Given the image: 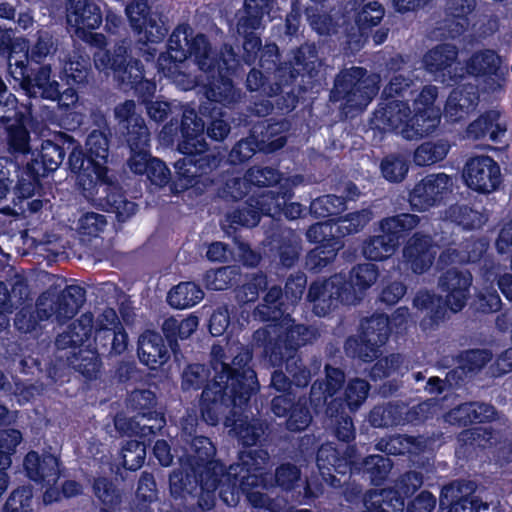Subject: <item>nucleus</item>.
<instances>
[{
	"instance_id": "1",
	"label": "nucleus",
	"mask_w": 512,
	"mask_h": 512,
	"mask_svg": "<svg viewBox=\"0 0 512 512\" xmlns=\"http://www.w3.org/2000/svg\"><path fill=\"white\" fill-rule=\"evenodd\" d=\"M253 351L241 346L231 357L220 344H213L210 366L188 364L181 375L184 392L202 389L199 410L202 420L216 426L221 415L229 408L247 406L260 388L257 373L252 365Z\"/></svg>"
},
{
	"instance_id": "2",
	"label": "nucleus",
	"mask_w": 512,
	"mask_h": 512,
	"mask_svg": "<svg viewBox=\"0 0 512 512\" xmlns=\"http://www.w3.org/2000/svg\"><path fill=\"white\" fill-rule=\"evenodd\" d=\"M185 461L169 476L174 499L195 500L201 510L215 506V493L228 481V468L214 459L216 447L207 436L197 435L196 427L183 426L180 434Z\"/></svg>"
},
{
	"instance_id": "3",
	"label": "nucleus",
	"mask_w": 512,
	"mask_h": 512,
	"mask_svg": "<svg viewBox=\"0 0 512 512\" xmlns=\"http://www.w3.org/2000/svg\"><path fill=\"white\" fill-rule=\"evenodd\" d=\"M111 132L92 130L86 139L85 150L75 140L69 153L68 166L76 174V185L88 200H98L102 208L115 214L118 223H125L138 210V205L127 199L116 180L108 176V157Z\"/></svg>"
},
{
	"instance_id": "4",
	"label": "nucleus",
	"mask_w": 512,
	"mask_h": 512,
	"mask_svg": "<svg viewBox=\"0 0 512 512\" xmlns=\"http://www.w3.org/2000/svg\"><path fill=\"white\" fill-rule=\"evenodd\" d=\"M272 336L267 328H259L253 333L257 347H262V358L272 367L281 368L285 364L286 373L281 369L271 375L270 386L280 395L295 394L292 386L307 387L312 379V371L299 355V350L316 341L319 330L315 326L296 323L287 318L275 326Z\"/></svg>"
},
{
	"instance_id": "5",
	"label": "nucleus",
	"mask_w": 512,
	"mask_h": 512,
	"mask_svg": "<svg viewBox=\"0 0 512 512\" xmlns=\"http://www.w3.org/2000/svg\"><path fill=\"white\" fill-rule=\"evenodd\" d=\"M182 120L162 127L160 142L176 146L184 157L174 163L175 179L171 183L173 193L185 192L211 180L209 174L222 162L218 153L210 149L204 138L205 123L196 110H186Z\"/></svg>"
},
{
	"instance_id": "6",
	"label": "nucleus",
	"mask_w": 512,
	"mask_h": 512,
	"mask_svg": "<svg viewBox=\"0 0 512 512\" xmlns=\"http://www.w3.org/2000/svg\"><path fill=\"white\" fill-rule=\"evenodd\" d=\"M316 465L322 480L332 488L341 486L342 477L359 475L373 486H381L387 480L393 462L386 456L375 454L357 461L354 448H346L343 452L331 444L321 445L316 453Z\"/></svg>"
},
{
	"instance_id": "7",
	"label": "nucleus",
	"mask_w": 512,
	"mask_h": 512,
	"mask_svg": "<svg viewBox=\"0 0 512 512\" xmlns=\"http://www.w3.org/2000/svg\"><path fill=\"white\" fill-rule=\"evenodd\" d=\"M379 268L374 263H360L349 272L334 274L323 282H313L308 288L307 300L313 304V312L319 317L328 315L340 305L357 304L359 293L365 292L377 280Z\"/></svg>"
},
{
	"instance_id": "8",
	"label": "nucleus",
	"mask_w": 512,
	"mask_h": 512,
	"mask_svg": "<svg viewBox=\"0 0 512 512\" xmlns=\"http://www.w3.org/2000/svg\"><path fill=\"white\" fill-rule=\"evenodd\" d=\"M472 274L468 270L451 268L439 278V288L445 293V298L433 291L420 290L413 299V305L425 312L420 326L423 330L434 329L444 322L448 310L460 312L467 304L472 285Z\"/></svg>"
},
{
	"instance_id": "9",
	"label": "nucleus",
	"mask_w": 512,
	"mask_h": 512,
	"mask_svg": "<svg viewBox=\"0 0 512 512\" xmlns=\"http://www.w3.org/2000/svg\"><path fill=\"white\" fill-rule=\"evenodd\" d=\"M256 62L260 68L268 74L295 80L298 92L313 91L320 85V71L323 65L318 55L315 43H304L295 51L293 60L281 61V54L276 43L270 42L263 45L256 52Z\"/></svg>"
},
{
	"instance_id": "10",
	"label": "nucleus",
	"mask_w": 512,
	"mask_h": 512,
	"mask_svg": "<svg viewBox=\"0 0 512 512\" xmlns=\"http://www.w3.org/2000/svg\"><path fill=\"white\" fill-rule=\"evenodd\" d=\"M75 139L63 132L56 133L53 139L43 140L41 148L33 151L29 160L22 166L14 186V194L20 200L28 199L43 189L42 178L56 171L62 164L66 152H73Z\"/></svg>"
},
{
	"instance_id": "11",
	"label": "nucleus",
	"mask_w": 512,
	"mask_h": 512,
	"mask_svg": "<svg viewBox=\"0 0 512 512\" xmlns=\"http://www.w3.org/2000/svg\"><path fill=\"white\" fill-rule=\"evenodd\" d=\"M185 46L186 59L194 57L199 69L206 74L205 96L226 102L235 100L237 92L233 76L236 67L213 52L205 34L191 35Z\"/></svg>"
},
{
	"instance_id": "12",
	"label": "nucleus",
	"mask_w": 512,
	"mask_h": 512,
	"mask_svg": "<svg viewBox=\"0 0 512 512\" xmlns=\"http://www.w3.org/2000/svg\"><path fill=\"white\" fill-rule=\"evenodd\" d=\"M268 460L269 453L263 448L239 451L237 462L228 467V481L218 490L223 503L235 507L241 495L247 500L249 491L268 489V472L264 467Z\"/></svg>"
},
{
	"instance_id": "13",
	"label": "nucleus",
	"mask_w": 512,
	"mask_h": 512,
	"mask_svg": "<svg viewBox=\"0 0 512 512\" xmlns=\"http://www.w3.org/2000/svg\"><path fill=\"white\" fill-rule=\"evenodd\" d=\"M47 298L41 295L37 301L36 309L23 306L16 313L14 318L15 329L23 334L37 330L40 321L51 317L64 323L71 320L86 301V290L80 285H67L54 300L46 306Z\"/></svg>"
},
{
	"instance_id": "14",
	"label": "nucleus",
	"mask_w": 512,
	"mask_h": 512,
	"mask_svg": "<svg viewBox=\"0 0 512 512\" xmlns=\"http://www.w3.org/2000/svg\"><path fill=\"white\" fill-rule=\"evenodd\" d=\"M133 73L130 79H125L119 86L125 92L132 91L137 101L145 105L149 118L157 124L164 123L166 127L170 123H179L186 110H196L189 104L176 106L171 102L155 100L156 83L145 77L143 64L140 67H132Z\"/></svg>"
},
{
	"instance_id": "15",
	"label": "nucleus",
	"mask_w": 512,
	"mask_h": 512,
	"mask_svg": "<svg viewBox=\"0 0 512 512\" xmlns=\"http://www.w3.org/2000/svg\"><path fill=\"white\" fill-rule=\"evenodd\" d=\"M376 87L369 80L364 67L353 66L342 69L334 79L329 94L332 103H339L346 113L361 111L371 102Z\"/></svg>"
},
{
	"instance_id": "16",
	"label": "nucleus",
	"mask_w": 512,
	"mask_h": 512,
	"mask_svg": "<svg viewBox=\"0 0 512 512\" xmlns=\"http://www.w3.org/2000/svg\"><path fill=\"white\" fill-rule=\"evenodd\" d=\"M393 331L392 320L384 313H375L360 322V334L350 336L344 344L347 356L371 363L380 355Z\"/></svg>"
},
{
	"instance_id": "17",
	"label": "nucleus",
	"mask_w": 512,
	"mask_h": 512,
	"mask_svg": "<svg viewBox=\"0 0 512 512\" xmlns=\"http://www.w3.org/2000/svg\"><path fill=\"white\" fill-rule=\"evenodd\" d=\"M349 4L351 7L347 11V17L354 22L356 28V32L347 34L346 43L349 47L360 50L367 43L370 36H372L376 45L383 44L388 37L389 29L380 27L374 34H372V31L373 28L380 26L385 16L384 6L375 0H354Z\"/></svg>"
},
{
	"instance_id": "18",
	"label": "nucleus",
	"mask_w": 512,
	"mask_h": 512,
	"mask_svg": "<svg viewBox=\"0 0 512 512\" xmlns=\"http://www.w3.org/2000/svg\"><path fill=\"white\" fill-rule=\"evenodd\" d=\"M129 24L138 37L146 61H154L157 50L149 44L161 43L168 34V27L163 16L153 12L148 0H133L126 6Z\"/></svg>"
},
{
	"instance_id": "19",
	"label": "nucleus",
	"mask_w": 512,
	"mask_h": 512,
	"mask_svg": "<svg viewBox=\"0 0 512 512\" xmlns=\"http://www.w3.org/2000/svg\"><path fill=\"white\" fill-rule=\"evenodd\" d=\"M272 0H244L243 10L237 16L236 32L242 38L243 63H256V52L261 47V33L265 29L264 17L269 15Z\"/></svg>"
},
{
	"instance_id": "20",
	"label": "nucleus",
	"mask_w": 512,
	"mask_h": 512,
	"mask_svg": "<svg viewBox=\"0 0 512 512\" xmlns=\"http://www.w3.org/2000/svg\"><path fill=\"white\" fill-rule=\"evenodd\" d=\"M89 43L95 47L93 61L99 71L112 73L118 85L125 79H130L133 73L132 67H140L141 60L133 58L131 49L124 40L115 42L112 47H108L106 37L101 33H92Z\"/></svg>"
},
{
	"instance_id": "21",
	"label": "nucleus",
	"mask_w": 512,
	"mask_h": 512,
	"mask_svg": "<svg viewBox=\"0 0 512 512\" xmlns=\"http://www.w3.org/2000/svg\"><path fill=\"white\" fill-rule=\"evenodd\" d=\"M301 251V239L293 229L276 223L266 230L263 254L277 271L293 268L299 261Z\"/></svg>"
},
{
	"instance_id": "22",
	"label": "nucleus",
	"mask_w": 512,
	"mask_h": 512,
	"mask_svg": "<svg viewBox=\"0 0 512 512\" xmlns=\"http://www.w3.org/2000/svg\"><path fill=\"white\" fill-rule=\"evenodd\" d=\"M342 495L349 504L357 505L363 503L364 509L361 512H403L404 497L398 490L385 488L379 491L368 490L363 493L362 487L357 484L348 483V476H340Z\"/></svg>"
},
{
	"instance_id": "23",
	"label": "nucleus",
	"mask_w": 512,
	"mask_h": 512,
	"mask_svg": "<svg viewBox=\"0 0 512 512\" xmlns=\"http://www.w3.org/2000/svg\"><path fill=\"white\" fill-rule=\"evenodd\" d=\"M462 179L471 191L488 195L500 189L504 177L500 164L492 156L482 154L466 160Z\"/></svg>"
},
{
	"instance_id": "24",
	"label": "nucleus",
	"mask_w": 512,
	"mask_h": 512,
	"mask_svg": "<svg viewBox=\"0 0 512 512\" xmlns=\"http://www.w3.org/2000/svg\"><path fill=\"white\" fill-rule=\"evenodd\" d=\"M422 63L425 71L444 85L459 84L464 78V66L458 61V49L453 44L441 43L429 49Z\"/></svg>"
},
{
	"instance_id": "25",
	"label": "nucleus",
	"mask_w": 512,
	"mask_h": 512,
	"mask_svg": "<svg viewBox=\"0 0 512 512\" xmlns=\"http://www.w3.org/2000/svg\"><path fill=\"white\" fill-rule=\"evenodd\" d=\"M128 334L116 311L106 308L98 316L92 341V348L102 356L123 354L128 347Z\"/></svg>"
},
{
	"instance_id": "26",
	"label": "nucleus",
	"mask_w": 512,
	"mask_h": 512,
	"mask_svg": "<svg viewBox=\"0 0 512 512\" xmlns=\"http://www.w3.org/2000/svg\"><path fill=\"white\" fill-rule=\"evenodd\" d=\"M453 191L452 178L444 172L432 173L416 182L409 191L408 201L413 211L425 212L445 203Z\"/></svg>"
},
{
	"instance_id": "27",
	"label": "nucleus",
	"mask_w": 512,
	"mask_h": 512,
	"mask_svg": "<svg viewBox=\"0 0 512 512\" xmlns=\"http://www.w3.org/2000/svg\"><path fill=\"white\" fill-rule=\"evenodd\" d=\"M127 166L136 175L146 176L154 185L166 186L171 181V171L164 161L151 154L150 138L130 147Z\"/></svg>"
},
{
	"instance_id": "28",
	"label": "nucleus",
	"mask_w": 512,
	"mask_h": 512,
	"mask_svg": "<svg viewBox=\"0 0 512 512\" xmlns=\"http://www.w3.org/2000/svg\"><path fill=\"white\" fill-rule=\"evenodd\" d=\"M51 72L50 65L39 66L33 78L34 83L30 84V81H25V95L28 98L58 101L61 109L74 107L79 98L76 85H68L65 90L61 91L59 83L55 80L51 81Z\"/></svg>"
},
{
	"instance_id": "29",
	"label": "nucleus",
	"mask_w": 512,
	"mask_h": 512,
	"mask_svg": "<svg viewBox=\"0 0 512 512\" xmlns=\"http://www.w3.org/2000/svg\"><path fill=\"white\" fill-rule=\"evenodd\" d=\"M477 485L471 480H456L445 485L439 496V509L447 512H479L489 505L475 495Z\"/></svg>"
},
{
	"instance_id": "30",
	"label": "nucleus",
	"mask_w": 512,
	"mask_h": 512,
	"mask_svg": "<svg viewBox=\"0 0 512 512\" xmlns=\"http://www.w3.org/2000/svg\"><path fill=\"white\" fill-rule=\"evenodd\" d=\"M297 82L288 80L287 77L280 78L273 74H268L264 70L253 67L246 77V88L250 92H256L261 97H274L277 95H287L289 101L286 107L294 109L298 103L299 94L297 91Z\"/></svg>"
},
{
	"instance_id": "31",
	"label": "nucleus",
	"mask_w": 512,
	"mask_h": 512,
	"mask_svg": "<svg viewBox=\"0 0 512 512\" xmlns=\"http://www.w3.org/2000/svg\"><path fill=\"white\" fill-rule=\"evenodd\" d=\"M309 398L296 394L276 395L271 400V412L278 418H284V427L290 433L305 431L312 422L308 405Z\"/></svg>"
},
{
	"instance_id": "32",
	"label": "nucleus",
	"mask_w": 512,
	"mask_h": 512,
	"mask_svg": "<svg viewBox=\"0 0 512 512\" xmlns=\"http://www.w3.org/2000/svg\"><path fill=\"white\" fill-rule=\"evenodd\" d=\"M436 257L435 243L431 235L418 231L405 242L402 249V262L407 270L416 275L427 272Z\"/></svg>"
},
{
	"instance_id": "33",
	"label": "nucleus",
	"mask_w": 512,
	"mask_h": 512,
	"mask_svg": "<svg viewBox=\"0 0 512 512\" xmlns=\"http://www.w3.org/2000/svg\"><path fill=\"white\" fill-rule=\"evenodd\" d=\"M237 97L231 102L220 101L217 98L206 97V101L199 105V110L196 111L198 116L203 119L205 123L204 133L212 141L222 142L231 132V125L226 112L223 111L222 106L237 103L241 99V90L236 87Z\"/></svg>"
},
{
	"instance_id": "34",
	"label": "nucleus",
	"mask_w": 512,
	"mask_h": 512,
	"mask_svg": "<svg viewBox=\"0 0 512 512\" xmlns=\"http://www.w3.org/2000/svg\"><path fill=\"white\" fill-rule=\"evenodd\" d=\"M267 190L254 191L243 204L226 213V221L229 227L237 230L239 228H253L258 225L262 216H268Z\"/></svg>"
},
{
	"instance_id": "35",
	"label": "nucleus",
	"mask_w": 512,
	"mask_h": 512,
	"mask_svg": "<svg viewBox=\"0 0 512 512\" xmlns=\"http://www.w3.org/2000/svg\"><path fill=\"white\" fill-rule=\"evenodd\" d=\"M507 132V126L501 120V112L488 109L470 122L465 129V137L472 141L489 140L492 143H502Z\"/></svg>"
},
{
	"instance_id": "36",
	"label": "nucleus",
	"mask_w": 512,
	"mask_h": 512,
	"mask_svg": "<svg viewBox=\"0 0 512 512\" xmlns=\"http://www.w3.org/2000/svg\"><path fill=\"white\" fill-rule=\"evenodd\" d=\"M27 477L42 487L54 486L60 476L59 460L52 454L39 455L36 451H29L23 462Z\"/></svg>"
},
{
	"instance_id": "37",
	"label": "nucleus",
	"mask_w": 512,
	"mask_h": 512,
	"mask_svg": "<svg viewBox=\"0 0 512 512\" xmlns=\"http://www.w3.org/2000/svg\"><path fill=\"white\" fill-rule=\"evenodd\" d=\"M373 115L379 128L400 133L403 136V130L407 128V121L411 115L409 101L403 99H381Z\"/></svg>"
},
{
	"instance_id": "38",
	"label": "nucleus",
	"mask_w": 512,
	"mask_h": 512,
	"mask_svg": "<svg viewBox=\"0 0 512 512\" xmlns=\"http://www.w3.org/2000/svg\"><path fill=\"white\" fill-rule=\"evenodd\" d=\"M94 317L88 312L71 322L66 331L57 335L55 345L58 350L92 347L94 336Z\"/></svg>"
},
{
	"instance_id": "39",
	"label": "nucleus",
	"mask_w": 512,
	"mask_h": 512,
	"mask_svg": "<svg viewBox=\"0 0 512 512\" xmlns=\"http://www.w3.org/2000/svg\"><path fill=\"white\" fill-rule=\"evenodd\" d=\"M170 352L160 333L146 330L139 336L137 344L138 358L149 369L156 370L167 363L170 359Z\"/></svg>"
},
{
	"instance_id": "40",
	"label": "nucleus",
	"mask_w": 512,
	"mask_h": 512,
	"mask_svg": "<svg viewBox=\"0 0 512 512\" xmlns=\"http://www.w3.org/2000/svg\"><path fill=\"white\" fill-rule=\"evenodd\" d=\"M457 440L456 456L466 461L474 460L479 452L494 444L495 430L491 426L466 429L459 433Z\"/></svg>"
},
{
	"instance_id": "41",
	"label": "nucleus",
	"mask_w": 512,
	"mask_h": 512,
	"mask_svg": "<svg viewBox=\"0 0 512 512\" xmlns=\"http://www.w3.org/2000/svg\"><path fill=\"white\" fill-rule=\"evenodd\" d=\"M67 23L79 30H95L103 22L101 7L93 0H66Z\"/></svg>"
},
{
	"instance_id": "42",
	"label": "nucleus",
	"mask_w": 512,
	"mask_h": 512,
	"mask_svg": "<svg viewBox=\"0 0 512 512\" xmlns=\"http://www.w3.org/2000/svg\"><path fill=\"white\" fill-rule=\"evenodd\" d=\"M115 116L119 124L125 128L123 132L127 148L136 147L140 141L150 138L149 129L144 119L135 112L132 100H126L115 108Z\"/></svg>"
},
{
	"instance_id": "43",
	"label": "nucleus",
	"mask_w": 512,
	"mask_h": 512,
	"mask_svg": "<svg viewBox=\"0 0 512 512\" xmlns=\"http://www.w3.org/2000/svg\"><path fill=\"white\" fill-rule=\"evenodd\" d=\"M325 379L315 381L310 389L309 402L318 413L319 406L327 407L334 395L340 391L345 383V373L342 369L325 365Z\"/></svg>"
},
{
	"instance_id": "44",
	"label": "nucleus",
	"mask_w": 512,
	"mask_h": 512,
	"mask_svg": "<svg viewBox=\"0 0 512 512\" xmlns=\"http://www.w3.org/2000/svg\"><path fill=\"white\" fill-rule=\"evenodd\" d=\"M11 55L2 56L7 60L10 73L15 79H19L20 88L26 93L25 81L33 84V78L37 70L30 67L29 40L23 37H17L11 45Z\"/></svg>"
},
{
	"instance_id": "45",
	"label": "nucleus",
	"mask_w": 512,
	"mask_h": 512,
	"mask_svg": "<svg viewBox=\"0 0 512 512\" xmlns=\"http://www.w3.org/2000/svg\"><path fill=\"white\" fill-rule=\"evenodd\" d=\"M294 192L287 185H280L275 189L267 190L268 199V216L273 220H277L284 216L288 220H296L303 213V206L298 202H291Z\"/></svg>"
},
{
	"instance_id": "46",
	"label": "nucleus",
	"mask_w": 512,
	"mask_h": 512,
	"mask_svg": "<svg viewBox=\"0 0 512 512\" xmlns=\"http://www.w3.org/2000/svg\"><path fill=\"white\" fill-rule=\"evenodd\" d=\"M496 409L491 404L466 402L451 409L447 415L451 424L467 427L472 424L490 422L495 418Z\"/></svg>"
},
{
	"instance_id": "47",
	"label": "nucleus",
	"mask_w": 512,
	"mask_h": 512,
	"mask_svg": "<svg viewBox=\"0 0 512 512\" xmlns=\"http://www.w3.org/2000/svg\"><path fill=\"white\" fill-rule=\"evenodd\" d=\"M284 126V121L273 118L257 122L252 126L250 132L257 137L261 152L274 153L286 145L287 137L284 135Z\"/></svg>"
},
{
	"instance_id": "48",
	"label": "nucleus",
	"mask_w": 512,
	"mask_h": 512,
	"mask_svg": "<svg viewBox=\"0 0 512 512\" xmlns=\"http://www.w3.org/2000/svg\"><path fill=\"white\" fill-rule=\"evenodd\" d=\"M479 103V94L472 85L453 89L445 103V112L454 122L465 119Z\"/></svg>"
},
{
	"instance_id": "49",
	"label": "nucleus",
	"mask_w": 512,
	"mask_h": 512,
	"mask_svg": "<svg viewBox=\"0 0 512 512\" xmlns=\"http://www.w3.org/2000/svg\"><path fill=\"white\" fill-rule=\"evenodd\" d=\"M476 8V0H447L445 27L453 39L462 36L470 24L469 15Z\"/></svg>"
},
{
	"instance_id": "50",
	"label": "nucleus",
	"mask_w": 512,
	"mask_h": 512,
	"mask_svg": "<svg viewBox=\"0 0 512 512\" xmlns=\"http://www.w3.org/2000/svg\"><path fill=\"white\" fill-rule=\"evenodd\" d=\"M284 290L279 286L270 287L264 298L263 303L258 305L255 309L256 314L264 322H277L272 329H268L271 335H274L275 326L282 323L287 318L294 320L289 314H286L287 307L284 303Z\"/></svg>"
},
{
	"instance_id": "51",
	"label": "nucleus",
	"mask_w": 512,
	"mask_h": 512,
	"mask_svg": "<svg viewBox=\"0 0 512 512\" xmlns=\"http://www.w3.org/2000/svg\"><path fill=\"white\" fill-rule=\"evenodd\" d=\"M198 324V318L193 315L186 318L170 316L163 321L161 329L168 347L173 354L176 355L180 352L178 341L189 338L197 329Z\"/></svg>"
},
{
	"instance_id": "52",
	"label": "nucleus",
	"mask_w": 512,
	"mask_h": 512,
	"mask_svg": "<svg viewBox=\"0 0 512 512\" xmlns=\"http://www.w3.org/2000/svg\"><path fill=\"white\" fill-rule=\"evenodd\" d=\"M326 423L333 429L337 440L350 443L355 439L353 419L339 401H330L325 408Z\"/></svg>"
},
{
	"instance_id": "53",
	"label": "nucleus",
	"mask_w": 512,
	"mask_h": 512,
	"mask_svg": "<svg viewBox=\"0 0 512 512\" xmlns=\"http://www.w3.org/2000/svg\"><path fill=\"white\" fill-rule=\"evenodd\" d=\"M441 120L440 112L414 108V114L409 116L407 128L403 130V137L407 140L420 139L429 136L438 128Z\"/></svg>"
},
{
	"instance_id": "54",
	"label": "nucleus",
	"mask_w": 512,
	"mask_h": 512,
	"mask_svg": "<svg viewBox=\"0 0 512 512\" xmlns=\"http://www.w3.org/2000/svg\"><path fill=\"white\" fill-rule=\"evenodd\" d=\"M420 217L412 213H398L379 221L380 233L388 236L400 246L401 242L420 224Z\"/></svg>"
},
{
	"instance_id": "55",
	"label": "nucleus",
	"mask_w": 512,
	"mask_h": 512,
	"mask_svg": "<svg viewBox=\"0 0 512 512\" xmlns=\"http://www.w3.org/2000/svg\"><path fill=\"white\" fill-rule=\"evenodd\" d=\"M97 349L92 347L71 349L66 356L67 364L76 372L81 374L86 380H94L97 378L102 362Z\"/></svg>"
},
{
	"instance_id": "56",
	"label": "nucleus",
	"mask_w": 512,
	"mask_h": 512,
	"mask_svg": "<svg viewBox=\"0 0 512 512\" xmlns=\"http://www.w3.org/2000/svg\"><path fill=\"white\" fill-rule=\"evenodd\" d=\"M231 432L237 438L239 445L243 448L257 446L265 433L266 425L260 419L249 420L247 416L235 418L231 425Z\"/></svg>"
},
{
	"instance_id": "57",
	"label": "nucleus",
	"mask_w": 512,
	"mask_h": 512,
	"mask_svg": "<svg viewBox=\"0 0 512 512\" xmlns=\"http://www.w3.org/2000/svg\"><path fill=\"white\" fill-rule=\"evenodd\" d=\"M405 403L386 402L375 405L368 414V422L374 428H388L403 425Z\"/></svg>"
},
{
	"instance_id": "58",
	"label": "nucleus",
	"mask_w": 512,
	"mask_h": 512,
	"mask_svg": "<svg viewBox=\"0 0 512 512\" xmlns=\"http://www.w3.org/2000/svg\"><path fill=\"white\" fill-rule=\"evenodd\" d=\"M26 117L19 114V123L8 128V146L10 152L14 155L15 161L22 158V163L27 162L33 151L30 146V133L25 126Z\"/></svg>"
},
{
	"instance_id": "59",
	"label": "nucleus",
	"mask_w": 512,
	"mask_h": 512,
	"mask_svg": "<svg viewBox=\"0 0 512 512\" xmlns=\"http://www.w3.org/2000/svg\"><path fill=\"white\" fill-rule=\"evenodd\" d=\"M376 448L387 455H417L422 451V444L417 437L406 434H395L382 438Z\"/></svg>"
},
{
	"instance_id": "60",
	"label": "nucleus",
	"mask_w": 512,
	"mask_h": 512,
	"mask_svg": "<svg viewBox=\"0 0 512 512\" xmlns=\"http://www.w3.org/2000/svg\"><path fill=\"white\" fill-rule=\"evenodd\" d=\"M204 297L201 287L193 281L180 282L167 295L168 304L176 309H186L198 304Z\"/></svg>"
},
{
	"instance_id": "61",
	"label": "nucleus",
	"mask_w": 512,
	"mask_h": 512,
	"mask_svg": "<svg viewBox=\"0 0 512 512\" xmlns=\"http://www.w3.org/2000/svg\"><path fill=\"white\" fill-rule=\"evenodd\" d=\"M346 210V198L334 194H326L312 200L309 206L310 214L317 219H327L334 223L340 214Z\"/></svg>"
},
{
	"instance_id": "62",
	"label": "nucleus",
	"mask_w": 512,
	"mask_h": 512,
	"mask_svg": "<svg viewBox=\"0 0 512 512\" xmlns=\"http://www.w3.org/2000/svg\"><path fill=\"white\" fill-rule=\"evenodd\" d=\"M327 241L325 244L317 245L306 256V267L314 273L322 271L331 264L343 246L342 241L337 237H330Z\"/></svg>"
},
{
	"instance_id": "63",
	"label": "nucleus",
	"mask_w": 512,
	"mask_h": 512,
	"mask_svg": "<svg viewBox=\"0 0 512 512\" xmlns=\"http://www.w3.org/2000/svg\"><path fill=\"white\" fill-rule=\"evenodd\" d=\"M398 248L387 233H381L371 235L363 241L362 254L369 261L381 262L391 257Z\"/></svg>"
},
{
	"instance_id": "64",
	"label": "nucleus",
	"mask_w": 512,
	"mask_h": 512,
	"mask_svg": "<svg viewBox=\"0 0 512 512\" xmlns=\"http://www.w3.org/2000/svg\"><path fill=\"white\" fill-rule=\"evenodd\" d=\"M158 398L149 389H135L127 398V407L138 417H151L163 413L157 408Z\"/></svg>"
}]
</instances>
